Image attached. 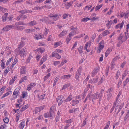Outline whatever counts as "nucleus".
Masks as SVG:
<instances>
[{"label": "nucleus", "mask_w": 129, "mask_h": 129, "mask_svg": "<svg viewBox=\"0 0 129 129\" xmlns=\"http://www.w3.org/2000/svg\"><path fill=\"white\" fill-rule=\"evenodd\" d=\"M49 16L50 17V19H48V18L46 17L42 19H41V21H45L46 22H47L48 24H52L54 23V21H55L58 19L59 17V15L56 14H53L52 15H49Z\"/></svg>", "instance_id": "1"}, {"label": "nucleus", "mask_w": 129, "mask_h": 129, "mask_svg": "<svg viewBox=\"0 0 129 129\" xmlns=\"http://www.w3.org/2000/svg\"><path fill=\"white\" fill-rule=\"evenodd\" d=\"M128 38H129V33L127 32L121 33L118 38L119 42L117 46H119L123 43L126 41Z\"/></svg>", "instance_id": "2"}, {"label": "nucleus", "mask_w": 129, "mask_h": 129, "mask_svg": "<svg viewBox=\"0 0 129 129\" xmlns=\"http://www.w3.org/2000/svg\"><path fill=\"white\" fill-rule=\"evenodd\" d=\"M20 90V89L19 88V87L16 88L15 89L12 95L13 98L11 99V100H13V99H15L17 98Z\"/></svg>", "instance_id": "3"}, {"label": "nucleus", "mask_w": 129, "mask_h": 129, "mask_svg": "<svg viewBox=\"0 0 129 129\" xmlns=\"http://www.w3.org/2000/svg\"><path fill=\"white\" fill-rule=\"evenodd\" d=\"M104 46V41H102L100 42L99 44L98 47L97 52L98 53H100L102 50L103 49Z\"/></svg>", "instance_id": "4"}, {"label": "nucleus", "mask_w": 129, "mask_h": 129, "mask_svg": "<svg viewBox=\"0 0 129 129\" xmlns=\"http://www.w3.org/2000/svg\"><path fill=\"white\" fill-rule=\"evenodd\" d=\"M102 96V95L101 94L96 93L94 94L92 96V100H93L99 98V100H100Z\"/></svg>", "instance_id": "5"}, {"label": "nucleus", "mask_w": 129, "mask_h": 129, "mask_svg": "<svg viewBox=\"0 0 129 129\" xmlns=\"http://www.w3.org/2000/svg\"><path fill=\"white\" fill-rule=\"evenodd\" d=\"M14 26L13 25H7L4 27L2 30V32L3 31H7Z\"/></svg>", "instance_id": "6"}, {"label": "nucleus", "mask_w": 129, "mask_h": 129, "mask_svg": "<svg viewBox=\"0 0 129 129\" xmlns=\"http://www.w3.org/2000/svg\"><path fill=\"white\" fill-rule=\"evenodd\" d=\"M91 41L88 42L84 46V50H86L87 52H89L90 50V47L91 45Z\"/></svg>", "instance_id": "7"}, {"label": "nucleus", "mask_w": 129, "mask_h": 129, "mask_svg": "<svg viewBox=\"0 0 129 129\" xmlns=\"http://www.w3.org/2000/svg\"><path fill=\"white\" fill-rule=\"evenodd\" d=\"M24 117L22 113L20 112L19 113H17L16 116V122H18L20 119H22Z\"/></svg>", "instance_id": "8"}, {"label": "nucleus", "mask_w": 129, "mask_h": 129, "mask_svg": "<svg viewBox=\"0 0 129 129\" xmlns=\"http://www.w3.org/2000/svg\"><path fill=\"white\" fill-rule=\"evenodd\" d=\"M81 67L79 68L76 73L75 78L76 79V80H77L78 81H79V78L81 75Z\"/></svg>", "instance_id": "9"}, {"label": "nucleus", "mask_w": 129, "mask_h": 129, "mask_svg": "<svg viewBox=\"0 0 129 129\" xmlns=\"http://www.w3.org/2000/svg\"><path fill=\"white\" fill-rule=\"evenodd\" d=\"M27 48L26 47H24L22 50L21 51L19 52V54L21 57H23L25 55V52Z\"/></svg>", "instance_id": "10"}, {"label": "nucleus", "mask_w": 129, "mask_h": 129, "mask_svg": "<svg viewBox=\"0 0 129 129\" xmlns=\"http://www.w3.org/2000/svg\"><path fill=\"white\" fill-rule=\"evenodd\" d=\"M71 30H72L73 31L70 33L69 35L70 37H71L75 35L76 33V31L77 30L76 28H74L73 26L71 27Z\"/></svg>", "instance_id": "11"}, {"label": "nucleus", "mask_w": 129, "mask_h": 129, "mask_svg": "<svg viewBox=\"0 0 129 129\" xmlns=\"http://www.w3.org/2000/svg\"><path fill=\"white\" fill-rule=\"evenodd\" d=\"M123 104H120L119 103L116 106V108L115 109V111L119 108L118 110V112H119L120 110L122 109L123 107Z\"/></svg>", "instance_id": "12"}, {"label": "nucleus", "mask_w": 129, "mask_h": 129, "mask_svg": "<svg viewBox=\"0 0 129 129\" xmlns=\"http://www.w3.org/2000/svg\"><path fill=\"white\" fill-rule=\"evenodd\" d=\"M117 22V18H115L113 20L111 21H110L109 22L108 24H107L106 25L107 26V28L108 29L109 28H110V23L111 22L112 23H116Z\"/></svg>", "instance_id": "13"}, {"label": "nucleus", "mask_w": 129, "mask_h": 129, "mask_svg": "<svg viewBox=\"0 0 129 129\" xmlns=\"http://www.w3.org/2000/svg\"><path fill=\"white\" fill-rule=\"evenodd\" d=\"M124 23V21H123L121 24H119L116 25L115 27L116 29L120 28L121 29L123 27Z\"/></svg>", "instance_id": "14"}, {"label": "nucleus", "mask_w": 129, "mask_h": 129, "mask_svg": "<svg viewBox=\"0 0 129 129\" xmlns=\"http://www.w3.org/2000/svg\"><path fill=\"white\" fill-rule=\"evenodd\" d=\"M17 102L18 103V104H16V107L17 108H18V107H19L20 108L21 106H19V105H21L23 103L22 99L21 98L18 99Z\"/></svg>", "instance_id": "15"}, {"label": "nucleus", "mask_w": 129, "mask_h": 129, "mask_svg": "<svg viewBox=\"0 0 129 129\" xmlns=\"http://www.w3.org/2000/svg\"><path fill=\"white\" fill-rule=\"evenodd\" d=\"M55 109L56 107L54 105H53L50 108V113H51L53 115H54Z\"/></svg>", "instance_id": "16"}, {"label": "nucleus", "mask_w": 129, "mask_h": 129, "mask_svg": "<svg viewBox=\"0 0 129 129\" xmlns=\"http://www.w3.org/2000/svg\"><path fill=\"white\" fill-rule=\"evenodd\" d=\"M52 57H55L56 58L59 59L61 58V56L56 52H53L52 54Z\"/></svg>", "instance_id": "17"}, {"label": "nucleus", "mask_w": 129, "mask_h": 129, "mask_svg": "<svg viewBox=\"0 0 129 129\" xmlns=\"http://www.w3.org/2000/svg\"><path fill=\"white\" fill-rule=\"evenodd\" d=\"M26 68L24 66L22 67L20 69V73L21 74H25L26 71Z\"/></svg>", "instance_id": "18"}, {"label": "nucleus", "mask_w": 129, "mask_h": 129, "mask_svg": "<svg viewBox=\"0 0 129 129\" xmlns=\"http://www.w3.org/2000/svg\"><path fill=\"white\" fill-rule=\"evenodd\" d=\"M36 84L35 83H32L29 85L27 88V89L28 90H30L34 87L35 86Z\"/></svg>", "instance_id": "19"}, {"label": "nucleus", "mask_w": 129, "mask_h": 129, "mask_svg": "<svg viewBox=\"0 0 129 129\" xmlns=\"http://www.w3.org/2000/svg\"><path fill=\"white\" fill-rule=\"evenodd\" d=\"M23 45L24 44L23 42H22L20 43V44L19 45V47L15 50V51L16 52V54H18V51L19 50Z\"/></svg>", "instance_id": "20"}, {"label": "nucleus", "mask_w": 129, "mask_h": 129, "mask_svg": "<svg viewBox=\"0 0 129 129\" xmlns=\"http://www.w3.org/2000/svg\"><path fill=\"white\" fill-rule=\"evenodd\" d=\"M25 122L24 121H23L21 122L19 124V127L20 129H23L25 124Z\"/></svg>", "instance_id": "21"}, {"label": "nucleus", "mask_w": 129, "mask_h": 129, "mask_svg": "<svg viewBox=\"0 0 129 129\" xmlns=\"http://www.w3.org/2000/svg\"><path fill=\"white\" fill-rule=\"evenodd\" d=\"M45 49L43 48H39L37 49V52L39 53H42L45 51Z\"/></svg>", "instance_id": "22"}, {"label": "nucleus", "mask_w": 129, "mask_h": 129, "mask_svg": "<svg viewBox=\"0 0 129 129\" xmlns=\"http://www.w3.org/2000/svg\"><path fill=\"white\" fill-rule=\"evenodd\" d=\"M67 33V31L65 30H63L59 34L58 36L60 37H62L65 35Z\"/></svg>", "instance_id": "23"}, {"label": "nucleus", "mask_w": 129, "mask_h": 129, "mask_svg": "<svg viewBox=\"0 0 129 129\" xmlns=\"http://www.w3.org/2000/svg\"><path fill=\"white\" fill-rule=\"evenodd\" d=\"M44 116L46 118L49 117H52L53 115L51 113H45L44 114Z\"/></svg>", "instance_id": "24"}, {"label": "nucleus", "mask_w": 129, "mask_h": 129, "mask_svg": "<svg viewBox=\"0 0 129 129\" xmlns=\"http://www.w3.org/2000/svg\"><path fill=\"white\" fill-rule=\"evenodd\" d=\"M71 76V75H64L62 76L61 77V78L64 79H67L69 78Z\"/></svg>", "instance_id": "25"}, {"label": "nucleus", "mask_w": 129, "mask_h": 129, "mask_svg": "<svg viewBox=\"0 0 129 129\" xmlns=\"http://www.w3.org/2000/svg\"><path fill=\"white\" fill-rule=\"evenodd\" d=\"M61 44L62 43L60 41L55 42L54 43V46L56 47L60 46Z\"/></svg>", "instance_id": "26"}, {"label": "nucleus", "mask_w": 129, "mask_h": 129, "mask_svg": "<svg viewBox=\"0 0 129 129\" xmlns=\"http://www.w3.org/2000/svg\"><path fill=\"white\" fill-rule=\"evenodd\" d=\"M80 100H72V105L73 106H74L76 105V104H78L79 103V101Z\"/></svg>", "instance_id": "27"}, {"label": "nucleus", "mask_w": 129, "mask_h": 129, "mask_svg": "<svg viewBox=\"0 0 129 129\" xmlns=\"http://www.w3.org/2000/svg\"><path fill=\"white\" fill-rule=\"evenodd\" d=\"M112 50L111 48H109L106 51L105 53V56L107 57L112 51Z\"/></svg>", "instance_id": "28"}, {"label": "nucleus", "mask_w": 129, "mask_h": 129, "mask_svg": "<svg viewBox=\"0 0 129 129\" xmlns=\"http://www.w3.org/2000/svg\"><path fill=\"white\" fill-rule=\"evenodd\" d=\"M72 96L71 95H70L65 100L64 102H67L70 101L72 100Z\"/></svg>", "instance_id": "29"}, {"label": "nucleus", "mask_w": 129, "mask_h": 129, "mask_svg": "<svg viewBox=\"0 0 129 129\" xmlns=\"http://www.w3.org/2000/svg\"><path fill=\"white\" fill-rule=\"evenodd\" d=\"M28 107L29 105L28 104H27L26 105H25L21 108L20 110L22 112L23 111L28 108Z\"/></svg>", "instance_id": "30"}, {"label": "nucleus", "mask_w": 129, "mask_h": 129, "mask_svg": "<svg viewBox=\"0 0 129 129\" xmlns=\"http://www.w3.org/2000/svg\"><path fill=\"white\" fill-rule=\"evenodd\" d=\"M35 38L37 40H38L41 39L42 38L41 35L39 34H37L35 35V36H34Z\"/></svg>", "instance_id": "31"}, {"label": "nucleus", "mask_w": 129, "mask_h": 129, "mask_svg": "<svg viewBox=\"0 0 129 129\" xmlns=\"http://www.w3.org/2000/svg\"><path fill=\"white\" fill-rule=\"evenodd\" d=\"M67 62V60H63L61 63L58 66V67H60L63 65L65 63Z\"/></svg>", "instance_id": "32"}, {"label": "nucleus", "mask_w": 129, "mask_h": 129, "mask_svg": "<svg viewBox=\"0 0 129 129\" xmlns=\"http://www.w3.org/2000/svg\"><path fill=\"white\" fill-rule=\"evenodd\" d=\"M32 58V56L30 55L27 59L26 61V63H29L30 62V60Z\"/></svg>", "instance_id": "33"}, {"label": "nucleus", "mask_w": 129, "mask_h": 129, "mask_svg": "<svg viewBox=\"0 0 129 129\" xmlns=\"http://www.w3.org/2000/svg\"><path fill=\"white\" fill-rule=\"evenodd\" d=\"M6 88V86H4L2 87L0 89V95L3 93Z\"/></svg>", "instance_id": "34"}, {"label": "nucleus", "mask_w": 129, "mask_h": 129, "mask_svg": "<svg viewBox=\"0 0 129 129\" xmlns=\"http://www.w3.org/2000/svg\"><path fill=\"white\" fill-rule=\"evenodd\" d=\"M91 19L88 17H85L82 19L81 20L82 22H86L90 20Z\"/></svg>", "instance_id": "35"}, {"label": "nucleus", "mask_w": 129, "mask_h": 129, "mask_svg": "<svg viewBox=\"0 0 129 129\" xmlns=\"http://www.w3.org/2000/svg\"><path fill=\"white\" fill-rule=\"evenodd\" d=\"M110 32L108 31V30H107L103 32L102 34V35L104 36H105L109 34Z\"/></svg>", "instance_id": "36"}, {"label": "nucleus", "mask_w": 129, "mask_h": 129, "mask_svg": "<svg viewBox=\"0 0 129 129\" xmlns=\"http://www.w3.org/2000/svg\"><path fill=\"white\" fill-rule=\"evenodd\" d=\"M9 71L10 68L9 67H8L4 71V75H6L7 73H8Z\"/></svg>", "instance_id": "37"}, {"label": "nucleus", "mask_w": 129, "mask_h": 129, "mask_svg": "<svg viewBox=\"0 0 129 129\" xmlns=\"http://www.w3.org/2000/svg\"><path fill=\"white\" fill-rule=\"evenodd\" d=\"M128 73V71L127 70H126L125 71L124 73L123 74L122 79H123L126 76Z\"/></svg>", "instance_id": "38"}, {"label": "nucleus", "mask_w": 129, "mask_h": 129, "mask_svg": "<svg viewBox=\"0 0 129 129\" xmlns=\"http://www.w3.org/2000/svg\"><path fill=\"white\" fill-rule=\"evenodd\" d=\"M59 76H58L55 79L54 82V83L53 84V86H55L56 84V83L57 82V81L58 80V79H59Z\"/></svg>", "instance_id": "39"}, {"label": "nucleus", "mask_w": 129, "mask_h": 129, "mask_svg": "<svg viewBox=\"0 0 129 129\" xmlns=\"http://www.w3.org/2000/svg\"><path fill=\"white\" fill-rule=\"evenodd\" d=\"M45 96V94L41 95L40 97L39 96V95L38 94L37 95V97H38L39 100H43Z\"/></svg>", "instance_id": "40"}, {"label": "nucleus", "mask_w": 129, "mask_h": 129, "mask_svg": "<svg viewBox=\"0 0 129 129\" xmlns=\"http://www.w3.org/2000/svg\"><path fill=\"white\" fill-rule=\"evenodd\" d=\"M99 70V69L98 68H96L92 72V74L93 75H95L98 72Z\"/></svg>", "instance_id": "41"}, {"label": "nucleus", "mask_w": 129, "mask_h": 129, "mask_svg": "<svg viewBox=\"0 0 129 129\" xmlns=\"http://www.w3.org/2000/svg\"><path fill=\"white\" fill-rule=\"evenodd\" d=\"M22 98H24L28 96L27 92L23 91L22 92Z\"/></svg>", "instance_id": "42"}, {"label": "nucleus", "mask_w": 129, "mask_h": 129, "mask_svg": "<svg viewBox=\"0 0 129 129\" xmlns=\"http://www.w3.org/2000/svg\"><path fill=\"white\" fill-rule=\"evenodd\" d=\"M2 63L1 64V67L2 69H4L5 67V64L4 63V59L1 60Z\"/></svg>", "instance_id": "43"}, {"label": "nucleus", "mask_w": 129, "mask_h": 129, "mask_svg": "<svg viewBox=\"0 0 129 129\" xmlns=\"http://www.w3.org/2000/svg\"><path fill=\"white\" fill-rule=\"evenodd\" d=\"M11 92L12 91H9L7 92V93L3 95V96L2 97V98H4L6 96L9 95L10 94V93H11Z\"/></svg>", "instance_id": "44"}, {"label": "nucleus", "mask_w": 129, "mask_h": 129, "mask_svg": "<svg viewBox=\"0 0 129 129\" xmlns=\"http://www.w3.org/2000/svg\"><path fill=\"white\" fill-rule=\"evenodd\" d=\"M78 50L79 54H81L83 52V47L82 46L78 48Z\"/></svg>", "instance_id": "45"}, {"label": "nucleus", "mask_w": 129, "mask_h": 129, "mask_svg": "<svg viewBox=\"0 0 129 129\" xmlns=\"http://www.w3.org/2000/svg\"><path fill=\"white\" fill-rule=\"evenodd\" d=\"M102 5H97L95 7V11H98L99 9L102 7Z\"/></svg>", "instance_id": "46"}, {"label": "nucleus", "mask_w": 129, "mask_h": 129, "mask_svg": "<svg viewBox=\"0 0 129 129\" xmlns=\"http://www.w3.org/2000/svg\"><path fill=\"white\" fill-rule=\"evenodd\" d=\"M13 57H11V58H9L7 61V62L6 63V65H8L13 60Z\"/></svg>", "instance_id": "47"}, {"label": "nucleus", "mask_w": 129, "mask_h": 129, "mask_svg": "<svg viewBox=\"0 0 129 129\" xmlns=\"http://www.w3.org/2000/svg\"><path fill=\"white\" fill-rule=\"evenodd\" d=\"M50 73H49L47 75L45 76L44 79V81H45L50 76Z\"/></svg>", "instance_id": "48"}, {"label": "nucleus", "mask_w": 129, "mask_h": 129, "mask_svg": "<svg viewBox=\"0 0 129 129\" xmlns=\"http://www.w3.org/2000/svg\"><path fill=\"white\" fill-rule=\"evenodd\" d=\"M17 62V59H16V58H15L14 59L13 63L12 65V68H13L14 67V66L16 64Z\"/></svg>", "instance_id": "49"}, {"label": "nucleus", "mask_w": 129, "mask_h": 129, "mask_svg": "<svg viewBox=\"0 0 129 129\" xmlns=\"http://www.w3.org/2000/svg\"><path fill=\"white\" fill-rule=\"evenodd\" d=\"M8 13H5L3 16L2 19L3 21H4L6 19L7 16L8 15Z\"/></svg>", "instance_id": "50"}, {"label": "nucleus", "mask_w": 129, "mask_h": 129, "mask_svg": "<svg viewBox=\"0 0 129 129\" xmlns=\"http://www.w3.org/2000/svg\"><path fill=\"white\" fill-rule=\"evenodd\" d=\"M7 127V125L5 124H3L0 126V129H6Z\"/></svg>", "instance_id": "51"}, {"label": "nucleus", "mask_w": 129, "mask_h": 129, "mask_svg": "<svg viewBox=\"0 0 129 129\" xmlns=\"http://www.w3.org/2000/svg\"><path fill=\"white\" fill-rule=\"evenodd\" d=\"M53 64L55 66H57L58 65V66L60 64V62L59 61H54L53 62Z\"/></svg>", "instance_id": "52"}, {"label": "nucleus", "mask_w": 129, "mask_h": 129, "mask_svg": "<svg viewBox=\"0 0 129 129\" xmlns=\"http://www.w3.org/2000/svg\"><path fill=\"white\" fill-rule=\"evenodd\" d=\"M71 39V37H70L69 35L68 36L66 40V42L67 44H68L69 43Z\"/></svg>", "instance_id": "53"}, {"label": "nucleus", "mask_w": 129, "mask_h": 129, "mask_svg": "<svg viewBox=\"0 0 129 129\" xmlns=\"http://www.w3.org/2000/svg\"><path fill=\"white\" fill-rule=\"evenodd\" d=\"M110 122L109 121L108 122L104 128V129H108L109 126L110 125Z\"/></svg>", "instance_id": "54"}, {"label": "nucleus", "mask_w": 129, "mask_h": 129, "mask_svg": "<svg viewBox=\"0 0 129 129\" xmlns=\"http://www.w3.org/2000/svg\"><path fill=\"white\" fill-rule=\"evenodd\" d=\"M37 24V23L35 21H31L29 23V25L30 26H33Z\"/></svg>", "instance_id": "55"}, {"label": "nucleus", "mask_w": 129, "mask_h": 129, "mask_svg": "<svg viewBox=\"0 0 129 129\" xmlns=\"http://www.w3.org/2000/svg\"><path fill=\"white\" fill-rule=\"evenodd\" d=\"M35 31V30L34 29H28L26 30V31L27 33H30L32 32H34Z\"/></svg>", "instance_id": "56"}, {"label": "nucleus", "mask_w": 129, "mask_h": 129, "mask_svg": "<svg viewBox=\"0 0 129 129\" xmlns=\"http://www.w3.org/2000/svg\"><path fill=\"white\" fill-rule=\"evenodd\" d=\"M129 81V79L128 78H127L126 80L123 82L124 85V86H125L128 82Z\"/></svg>", "instance_id": "57"}, {"label": "nucleus", "mask_w": 129, "mask_h": 129, "mask_svg": "<svg viewBox=\"0 0 129 129\" xmlns=\"http://www.w3.org/2000/svg\"><path fill=\"white\" fill-rule=\"evenodd\" d=\"M129 11H127L126 13H124V18H128L129 16Z\"/></svg>", "instance_id": "58"}, {"label": "nucleus", "mask_w": 129, "mask_h": 129, "mask_svg": "<svg viewBox=\"0 0 129 129\" xmlns=\"http://www.w3.org/2000/svg\"><path fill=\"white\" fill-rule=\"evenodd\" d=\"M3 121L4 123L8 124L9 122V119L7 117H6L3 119Z\"/></svg>", "instance_id": "59"}, {"label": "nucleus", "mask_w": 129, "mask_h": 129, "mask_svg": "<svg viewBox=\"0 0 129 129\" xmlns=\"http://www.w3.org/2000/svg\"><path fill=\"white\" fill-rule=\"evenodd\" d=\"M71 4L70 2L67 3L66 5V8L67 9H68L71 6Z\"/></svg>", "instance_id": "60"}, {"label": "nucleus", "mask_w": 129, "mask_h": 129, "mask_svg": "<svg viewBox=\"0 0 129 129\" xmlns=\"http://www.w3.org/2000/svg\"><path fill=\"white\" fill-rule=\"evenodd\" d=\"M49 32V29L45 28L44 32V34L45 36L48 34Z\"/></svg>", "instance_id": "61"}, {"label": "nucleus", "mask_w": 129, "mask_h": 129, "mask_svg": "<svg viewBox=\"0 0 129 129\" xmlns=\"http://www.w3.org/2000/svg\"><path fill=\"white\" fill-rule=\"evenodd\" d=\"M111 69H112L114 67V66L115 65V64L114 63V62L113 61H112V62L111 63Z\"/></svg>", "instance_id": "62"}, {"label": "nucleus", "mask_w": 129, "mask_h": 129, "mask_svg": "<svg viewBox=\"0 0 129 129\" xmlns=\"http://www.w3.org/2000/svg\"><path fill=\"white\" fill-rule=\"evenodd\" d=\"M42 7H40L39 6L35 7L33 8V9L35 10H39L42 9Z\"/></svg>", "instance_id": "63"}, {"label": "nucleus", "mask_w": 129, "mask_h": 129, "mask_svg": "<svg viewBox=\"0 0 129 129\" xmlns=\"http://www.w3.org/2000/svg\"><path fill=\"white\" fill-rule=\"evenodd\" d=\"M119 57L118 56H116L113 59L112 61L114 62V61L119 59Z\"/></svg>", "instance_id": "64"}]
</instances>
